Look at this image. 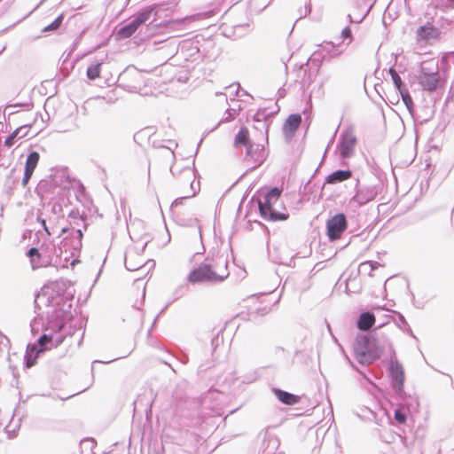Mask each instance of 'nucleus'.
Segmentation results:
<instances>
[{
  "label": "nucleus",
  "mask_w": 454,
  "mask_h": 454,
  "mask_svg": "<svg viewBox=\"0 0 454 454\" xmlns=\"http://www.w3.org/2000/svg\"><path fill=\"white\" fill-rule=\"evenodd\" d=\"M39 160L40 155L37 152H32L28 154L25 163L24 176L22 178L23 186H26L28 184L39 162Z\"/></svg>",
  "instance_id": "0eeeda50"
},
{
  "label": "nucleus",
  "mask_w": 454,
  "mask_h": 454,
  "mask_svg": "<svg viewBox=\"0 0 454 454\" xmlns=\"http://www.w3.org/2000/svg\"><path fill=\"white\" fill-rule=\"evenodd\" d=\"M51 340H52V337L51 335L43 334L38 339V343L41 346V348L39 351H43V350L47 349L48 348L46 347V345L48 343L51 342Z\"/></svg>",
  "instance_id": "5701e85b"
},
{
  "label": "nucleus",
  "mask_w": 454,
  "mask_h": 454,
  "mask_svg": "<svg viewBox=\"0 0 454 454\" xmlns=\"http://www.w3.org/2000/svg\"><path fill=\"white\" fill-rule=\"evenodd\" d=\"M388 73L391 75L394 84L396 87V89L398 90V91H401L402 90H403L404 88L403 86L402 79L399 76V74H397V72L394 68L391 67V68H389Z\"/></svg>",
  "instance_id": "aec40b11"
},
{
  "label": "nucleus",
  "mask_w": 454,
  "mask_h": 454,
  "mask_svg": "<svg viewBox=\"0 0 454 454\" xmlns=\"http://www.w3.org/2000/svg\"><path fill=\"white\" fill-rule=\"evenodd\" d=\"M77 232H78L79 237L82 238V231L80 230H78Z\"/></svg>",
  "instance_id": "cd10ccee"
},
{
  "label": "nucleus",
  "mask_w": 454,
  "mask_h": 454,
  "mask_svg": "<svg viewBox=\"0 0 454 454\" xmlns=\"http://www.w3.org/2000/svg\"><path fill=\"white\" fill-rule=\"evenodd\" d=\"M301 123V116L300 114H291L289 115L284 125H283V132L286 137H292Z\"/></svg>",
  "instance_id": "1a4fd4ad"
},
{
  "label": "nucleus",
  "mask_w": 454,
  "mask_h": 454,
  "mask_svg": "<svg viewBox=\"0 0 454 454\" xmlns=\"http://www.w3.org/2000/svg\"><path fill=\"white\" fill-rule=\"evenodd\" d=\"M347 220L344 214H338L327 221V236L331 240L339 239L347 229Z\"/></svg>",
  "instance_id": "39448f33"
},
{
  "label": "nucleus",
  "mask_w": 454,
  "mask_h": 454,
  "mask_svg": "<svg viewBox=\"0 0 454 454\" xmlns=\"http://www.w3.org/2000/svg\"><path fill=\"white\" fill-rule=\"evenodd\" d=\"M419 82L424 90L433 91L437 88L439 75L436 68L422 67L419 76Z\"/></svg>",
  "instance_id": "423d86ee"
},
{
  "label": "nucleus",
  "mask_w": 454,
  "mask_h": 454,
  "mask_svg": "<svg viewBox=\"0 0 454 454\" xmlns=\"http://www.w3.org/2000/svg\"><path fill=\"white\" fill-rule=\"evenodd\" d=\"M67 230L66 228L62 229V233L67 232Z\"/></svg>",
  "instance_id": "c85d7f7f"
},
{
  "label": "nucleus",
  "mask_w": 454,
  "mask_h": 454,
  "mask_svg": "<svg viewBox=\"0 0 454 454\" xmlns=\"http://www.w3.org/2000/svg\"><path fill=\"white\" fill-rule=\"evenodd\" d=\"M351 176L352 173L349 170H337L327 176L326 182L328 184L340 183L349 179Z\"/></svg>",
  "instance_id": "dca6fc26"
},
{
  "label": "nucleus",
  "mask_w": 454,
  "mask_h": 454,
  "mask_svg": "<svg viewBox=\"0 0 454 454\" xmlns=\"http://www.w3.org/2000/svg\"><path fill=\"white\" fill-rule=\"evenodd\" d=\"M36 357L31 358V355L27 356V367L30 368L35 365Z\"/></svg>",
  "instance_id": "393cba45"
},
{
  "label": "nucleus",
  "mask_w": 454,
  "mask_h": 454,
  "mask_svg": "<svg viewBox=\"0 0 454 454\" xmlns=\"http://www.w3.org/2000/svg\"><path fill=\"white\" fill-rule=\"evenodd\" d=\"M138 28V27L131 21L129 24L122 27L116 34L118 39H126L130 37Z\"/></svg>",
  "instance_id": "f3484780"
},
{
  "label": "nucleus",
  "mask_w": 454,
  "mask_h": 454,
  "mask_svg": "<svg viewBox=\"0 0 454 454\" xmlns=\"http://www.w3.org/2000/svg\"><path fill=\"white\" fill-rule=\"evenodd\" d=\"M389 370L392 378L397 384L398 389L401 390L405 380L404 371L402 364L397 362L391 363Z\"/></svg>",
  "instance_id": "9b49d317"
},
{
  "label": "nucleus",
  "mask_w": 454,
  "mask_h": 454,
  "mask_svg": "<svg viewBox=\"0 0 454 454\" xmlns=\"http://www.w3.org/2000/svg\"><path fill=\"white\" fill-rule=\"evenodd\" d=\"M31 129L30 125H22L16 129L13 130V132L5 139L4 145L8 148L12 147L14 143L15 139H21L29 135Z\"/></svg>",
  "instance_id": "9d476101"
},
{
  "label": "nucleus",
  "mask_w": 454,
  "mask_h": 454,
  "mask_svg": "<svg viewBox=\"0 0 454 454\" xmlns=\"http://www.w3.org/2000/svg\"><path fill=\"white\" fill-rule=\"evenodd\" d=\"M153 14H156L155 8L149 6L138 12L132 21L139 27L142 24L146 22Z\"/></svg>",
  "instance_id": "4468645a"
},
{
  "label": "nucleus",
  "mask_w": 454,
  "mask_h": 454,
  "mask_svg": "<svg viewBox=\"0 0 454 454\" xmlns=\"http://www.w3.org/2000/svg\"><path fill=\"white\" fill-rule=\"evenodd\" d=\"M27 256L30 258L33 269L39 267L41 254L39 253L37 248H30L27 252Z\"/></svg>",
  "instance_id": "a211bd4d"
},
{
  "label": "nucleus",
  "mask_w": 454,
  "mask_h": 454,
  "mask_svg": "<svg viewBox=\"0 0 454 454\" xmlns=\"http://www.w3.org/2000/svg\"><path fill=\"white\" fill-rule=\"evenodd\" d=\"M437 35H438L437 28L431 24H427L425 26H421L417 30V38L419 41L434 38Z\"/></svg>",
  "instance_id": "ddd939ff"
},
{
  "label": "nucleus",
  "mask_w": 454,
  "mask_h": 454,
  "mask_svg": "<svg viewBox=\"0 0 454 454\" xmlns=\"http://www.w3.org/2000/svg\"><path fill=\"white\" fill-rule=\"evenodd\" d=\"M395 419L400 423L403 424L406 421V415L401 410H396L395 411Z\"/></svg>",
  "instance_id": "b1692460"
},
{
  "label": "nucleus",
  "mask_w": 454,
  "mask_h": 454,
  "mask_svg": "<svg viewBox=\"0 0 454 454\" xmlns=\"http://www.w3.org/2000/svg\"><path fill=\"white\" fill-rule=\"evenodd\" d=\"M101 63L90 65L87 69V76L90 80H95L100 76Z\"/></svg>",
  "instance_id": "6ab92c4d"
},
{
  "label": "nucleus",
  "mask_w": 454,
  "mask_h": 454,
  "mask_svg": "<svg viewBox=\"0 0 454 454\" xmlns=\"http://www.w3.org/2000/svg\"><path fill=\"white\" fill-rule=\"evenodd\" d=\"M399 93L407 108L411 110L413 106V102L409 91L406 89H403L401 91H399Z\"/></svg>",
  "instance_id": "4be33fe9"
},
{
  "label": "nucleus",
  "mask_w": 454,
  "mask_h": 454,
  "mask_svg": "<svg viewBox=\"0 0 454 454\" xmlns=\"http://www.w3.org/2000/svg\"><path fill=\"white\" fill-rule=\"evenodd\" d=\"M64 16L63 14H60L59 17L56 18V20L51 23L49 26L45 27L43 31L48 32V31H54L57 30L62 24Z\"/></svg>",
  "instance_id": "412c9836"
},
{
  "label": "nucleus",
  "mask_w": 454,
  "mask_h": 454,
  "mask_svg": "<svg viewBox=\"0 0 454 454\" xmlns=\"http://www.w3.org/2000/svg\"><path fill=\"white\" fill-rule=\"evenodd\" d=\"M42 225L43 226V228H44L45 231H46L49 235H51V233H50V231H49V230H48V228H47L46 222H45V220H44V219H43V220H42Z\"/></svg>",
  "instance_id": "bb28decb"
},
{
  "label": "nucleus",
  "mask_w": 454,
  "mask_h": 454,
  "mask_svg": "<svg viewBox=\"0 0 454 454\" xmlns=\"http://www.w3.org/2000/svg\"><path fill=\"white\" fill-rule=\"evenodd\" d=\"M227 276L228 273H218L214 270L210 265L202 264L190 272L188 280L193 284L200 282H219L223 281Z\"/></svg>",
  "instance_id": "f03ea898"
},
{
  "label": "nucleus",
  "mask_w": 454,
  "mask_h": 454,
  "mask_svg": "<svg viewBox=\"0 0 454 454\" xmlns=\"http://www.w3.org/2000/svg\"><path fill=\"white\" fill-rule=\"evenodd\" d=\"M235 145L236 146H239V145L247 146V155L252 157L254 159V160L258 164H261L265 159V153H264V149L262 147L257 148L254 152L253 145L251 144H249V131H248V129L246 127L240 129L239 133L236 135Z\"/></svg>",
  "instance_id": "7ed1b4c3"
},
{
  "label": "nucleus",
  "mask_w": 454,
  "mask_h": 454,
  "mask_svg": "<svg viewBox=\"0 0 454 454\" xmlns=\"http://www.w3.org/2000/svg\"><path fill=\"white\" fill-rule=\"evenodd\" d=\"M356 145V137L351 132L343 135L340 145V155L343 158H348L353 155L354 148Z\"/></svg>",
  "instance_id": "6e6552de"
},
{
  "label": "nucleus",
  "mask_w": 454,
  "mask_h": 454,
  "mask_svg": "<svg viewBox=\"0 0 454 454\" xmlns=\"http://www.w3.org/2000/svg\"><path fill=\"white\" fill-rule=\"evenodd\" d=\"M273 393L282 403L286 405H294L300 403L301 399L299 395H293L278 388H274Z\"/></svg>",
  "instance_id": "f8f14e48"
},
{
  "label": "nucleus",
  "mask_w": 454,
  "mask_h": 454,
  "mask_svg": "<svg viewBox=\"0 0 454 454\" xmlns=\"http://www.w3.org/2000/svg\"><path fill=\"white\" fill-rule=\"evenodd\" d=\"M341 35L343 37L350 38L352 37L351 29L349 27H345L341 31Z\"/></svg>",
  "instance_id": "a878e982"
},
{
  "label": "nucleus",
  "mask_w": 454,
  "mask_h": 454,
  "mask_svg": "<svg viewBox=\"0 0 454 454\" xmlns=\"http://www.w3.org/2000/svg\"><path fill=\"white\" fill-rule=\"evenodd\" d=\"M374 323L375 317L369 312H364L359 317L357 326L360 330L367 331L374 325Z\"/></svg>",
  "instance_id": "2eb2a0df"
},
{
  "label": "nucleus",
  "mask_w": 454,
  "mask_h": 454,
  "mask_svg": "<svg viewBox=\"0 0 454 454\" xmlns=\"http://www.w3.org/2000/svg\"><path fill=\"white\" fill-rule=\"evenodd\" d=\"M280 195L281 191L278 188L274 187L266 194L264 201L258 202L260 213L262 218L270 221L287 219V215L286 214L276 213L272 208L274 203L280 198Z\"/></svg>",
  "instance_id": "f257e3e1"
},
{
  "label": "nucleus",
  "mask_w": 454,
  "mask_h": 454,
  "mask_svg": "<svg viewBox=\"0 0 454 454\" xmlns=\"http://www.w3.org/2000/svg\"><path fill=\"white\" fill-rule=\"evenodd\" d=\"M62 286L59 282H51L44 286L38 294V299L45 300L51 305H58L63 300Z\"/></svg>",
  "instance_id": "20e7f679"
}]
</instances>
